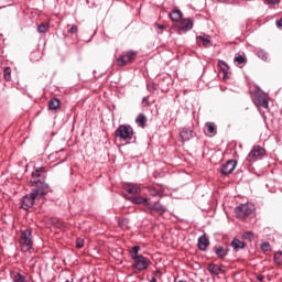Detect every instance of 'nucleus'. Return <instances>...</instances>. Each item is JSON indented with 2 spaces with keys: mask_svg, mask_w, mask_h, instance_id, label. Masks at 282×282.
<instances>
[{
  "mask_svg": "<svg viewBox=\"0 0 282 282\" xmlns=\"http://www.w3.org/2000/svg\"><path fill=\"white\" fill-rule=\"evenodd\" d=\"M46 193L47 191H45L44 185L33 188L30 194L23 196L21 200V208H23V210H30V208L34 206V202H36V199H41V197H45Z\"/></svg>",
  "mask_w": 282,
  "mask_h": 282,
  "instance_id": "1",
  "label": "nucleus"
},
{
  "mask_svg": "<svg viewBox=\"0 0 282 282\" xmlns=\"http://www.w3.org/2000/svg\"><path fill=\"white\" fill-rule=\"evenodd\" d=\"M139 252H140V246H134L130 250V256L133 261L132 263L133 270H138L139 272H142L149 269V265H151V260H149L147 257L142 254H138Z\"/></svg>",
  "mask_w": 282,
  "mask_h": 282,
  "instance_id": "2",
  "label": "nucleus"
},
{
  "mask_svg": "<svg viewBox=\"0 0 282 282\" xmlns=\"http://www.w3.org/2000/svg\"><path fill=\"white\" fill-rule=\"evenodd\" d=\"M34 246V240L32 239V230L25 229L21 231L20 236V247L22 252H30Z\"/></svg>",
  "mask_w": 282,
  "mask_h": 282,
  "instance_id": "3",
  "label": "nucleus"
},
{
  "mask_svg": "<svg viewBox=\"0 0 282 282\" xmlns=\"http://www.w3.org/2000/svg\"><path fill=\"white\" fill-rule=\"evenodd\" d=\"M115 137L120 138L121 140H123V142H126V140H132L133 139V128L129 124H121L115 131Z\"/></svg>",
  "mask_w": 282,
  "mask_h": 282,
  "instance_id": "4",
  "label": "nucleus"
},
{
  "mask_svg": "<svg viewBox=\"0 0 282 282\" xmlns=\"http://www.w3.org/2000/svg\"><path fill=\"white\" fill-rule=\"evenodd\" d=\"M252 101L256 107H262L263 109H268L269 107V97L261 89L253 93Z\"/></svg>",
  "mask_w": 282,
  "mask_h": 282,
  "instance_id": "5",
  "label": "nucleus"
},
{
  "mask_svg": "<svg viewBox=\"0 0 282 282\" xmlns=\"http://www.w3.org/2000/svg\"><path fill=\"white\" fill-rule=\"evenodd\" d=\"M31 186H44V191H47L50 186L45 184V174L43 173V169L35 170L32 173V178L30 181Z\"/></svg>",
  "mask_w": 282,
  "mask_h": 282,
  "instance_id": "6",
  "label": "nucleus"
},
{
  "mask_svg": "<svg viewBox=\"0 0 282 282\" xmlns=\"http://www.w3.org/2000/svg\"><path fill=\"white\" fill-rule=\"evenodd\" d=\"M235 213L239 219H246V217H250L254 213V205L250 203L241 204L236 207Z\"/></svg>",
  "mask_w": 282,
  "mask_h": 282,
  "instance_id": "7",
  "label": "nucleus"
},
{
  "mask_svg": "<svg viewBox=\"0 0 282 282\" xmlns=\"http://www.w3.org/2000/svg\"><path fill=\"white\" fill-rule=\"evenodd\" d=\"M135 56H138L137 52L127 51L116 59V63L118 67H124V65H129V63H133V61H135Z\"/></svg>",
  "mask_w": 282,
  "mask_h": 282,
  "instance_id": "8",
  "label": "nucleus"
},
{
  "mask_svg": "<svg viewBox=\"0 0 282 282\" xmlns=\"http://www.w3.org/2000/svg\"><path fill=\"white\" fill-rule=\"evenodd\" d=\"M261 158H265V150L261 145H254L248 154L247 160L249 162H257V160H261Z\"/></svg>",
  "mask_w": 282,
  "mask_h": 282,
  "instance_id": "9",
  "label": "nucleus"
},
{
  "mask_svg": "<svg viewBox=\"0 0 282 282\" xmlns=\"http://www.w3.org/2000/svg\"><path fill=\"white\" fill-rule=\"evenodd\" d=\"M148 210H153L154 213H158V215H164L166 213V206L162 205L160 200L155 202L154 204L147 203Z\"/></svg>",
  "mask_w": 282,
  "mask_h": 282,
  "instance_id": "10",
  "label": "nucleus"
},
{
  "mask_svg": "<svg viewBox=\"0 0 282 282\" xmlns=\"http://www.w3.org/2000/svg\"><path fill=\"white\" fill-rule=\"evenodd\" d=\"M123 191H126V193H129V195H140V193H142V188L135 183L123 184Z\"/></svg>",
  "mask_w": 282,
  "mask_h": 282,
  "instance_id": "11",
  "label": "nucleus"
},
{
  "mask_svg": "<svg viewBox=\"0 0 282 282\" xmlns=\"http://www.w3.org/2000/svg\"><path fill=\"white\" fill-rule=\"evenodd\" d=\"M235 169H237V161L235 160H229L226 162V164H224L220 169V173L223 175H230V173H232V171H235Z\"/></svg>",
  "mask_w": 282,
  "mask_h": 282,
  "instance_id": "12",
  "label": "nucleus"
},
{
  "mask_svg": "<svg viewBox=\"0 0 282 282\" xmlns=\"http://www.w3.org/2000/svg\"><path fill=\"white\" fill-rule=\"evenodd\" d=\"M193 28V20L191 18L182 19L178 23L180 32H188Z\"/></svg>",
  "mask_w": 282,
  "mask_h": 282,
  "instance_id": "13",
  "label": "nucleus"
},
{
  "mask_svg": "<svg viewBox=\"0 0 282 282\" xmlns=\"http://www.w3.org/2000/svg\"><path fill=\"white\" fill-rule=\"evenodd\" d=\"M197 246H198V250H203V251L206 250L208 246H210V241L208 240L206 235H203L198 238Z\"/></svg>",
  "mask_w": 282,
  "mask_h": 282,
  "instance_id": "14",
  "label": "nucleus"
},
{
  "mask_svg": "<svg viewBox=\"0 0 282 282\" xmlns=\"http://www.w3.org/2000/svg\"><path fill=\"white\" fill-rule=\"evenodd\" d=\"M183 141H188L193 139V130L191 128H183L180 132Z\"/></svg>",
  "mask_w": 282,
  "mask_h": 282,
  "instance_id": "15",
  "label": "nucleus"
},
{
  "mask_svg": "<svg viewBox=\"0 0 282 282\" xmlns=\"http://www.w3.org/2000/svg\"><path fill=\"white\" fill-rule=\"evenodd\" d=\"M215 254H217L218 259H224L228 257V249L224 248L223 246L215 247Z\"/></svg>",
  "mask_w": 282,
  "mask_h": 282,
  "instance_id": "16",
  "label": "nucleus"
},
{
  "mask_svg": "<svg viewBox=\"0 0 282 282\" xmlns=\"http://www.w3.org/2000/svg\"><path fill=\"white\" fill-rule=\"evenodd\" d=\"M231 248H234V250H243V248H246V243L237 238H235L231 242H230Z\"/></svg>",
  "mask_w": 282,
  "mask_h": 282,
  "instance_id": "17",
  "label": "nucleus"
},
{
  "mask_svg": "<svg viewBox=\"0 0 282 282\" xmlns=\"http://www.w3.org/2000/svg\"><path fill=\"white\" fill-rule=\"evenodd\" d=\"M208 272H210L212 274H214L215 276L221 274L223 270L220 269V267L218 264L215 263H210L207 267Z\"/></svg>",
  "mask_w": 282,
  "mask_h": 282,
  "instance_id": "18",
  "label": "nucleus"
},
{
  "mask_svg": "<svg viewBox=\"0 0 282 282\" xmlns=\"http://www.w3.org/2000/svg\"><path fill=\"white\" fill-rule=\"evenodd\" d=\"M58 107H61V100L58 98H53L48 101V109L51 111H56Z\"/></svg>",
  "mask_w": 282,
  "mask_h": 282,
  "instance_id": "19",
  "label": "nucleus"
},
{
  "mask_svg": "<svg viewBox=\"0 0 282 282\" xmlns=\"http://www.w3.org/2000/svg\"><path fill=\"white\" fill-rule=\"evenodd\" d=\"M171 21L177 22L182 21V11L180 10H174L169 14Z\"/></svg>",
  "mask_w": 282,
  "mask_h": 282,
  "instance_id": "20",
  "label": "nucleus"
},
{
  "mask_svg": "<svg viewBox=\"0 0 282 282\" xmlns=\"http://www.w3.org/2000/svg\"><path fill=\"white\" fill-rule=\"evenodd\" d=\"M135 122L141 127V129H144V127H147V116H144V113H140L137 117Z\"/></svg>",
  "mask_w": 282,
  "mask_h": 282,
  "instance_id": "21",
  "label": "nucleus"
},
{
  "mask_svg": "<svg viewBox=\"0 0 282 282\" xmlns=\"http://www.w3.org/2000/svg\"><path fill=\"white\" fill-rule=\"evenodd\" d=\"M207 132L209 135H216L217 134V126L214 122H207Z\"/></svg>",
  "mask_w": 282,
  "mask_h": 282,
  "instance_id": "22",
  "label": "nucleus"
},
{
  "mask_svg": "<svg viewBox=\"0 0 282 282\" xmlns=\"http://www.w3.org/2000/svg\"><path fill=\"white\" fill-rule=\"evenodd\" d=\"M258 58H261V61L268 62V52H265L263 48H260L257 51Z\"/></svg>",
  "mask_w": 282,
  "mask_h": 282,
  "instance_id": "23",
  "label": "nucleus"
},
{
  "mask_svg": "<svg viewBox=\"0 0 282 282\" xmlns=\"http://www.w3.org/2000/svg\"><path fill=\"white\" fill-rule=\"evenodd\" d=\"M218 66L220 67V72H223V74L225 76H227L228 75V69H229L228 64H226V62H224V61H219Z\"/></svg>",
  "mask_w": 282,
  "mask_h": 282,
  "instance_id": "24",
  "label": "nucleus"
},
{
  "mask_svg": "<svg viewBox=\"0 0 282 282\" xmlns=\"http://www.w3.org/2000/svg\"><path fill=\"white\" fill-rule=\"evenodd\" d=\"M50 30V25L46 23H42L37 26V32L40 34H45V32H47Z\"/></svg>",
  "mask_w": 282,
  "mask_h": 282,
  "instance_id": "25",
  "label": "nucleus"
},
{
  "mask_svg": "<svg viewBox=\"0 0 282 282\" xmlns=\"http://www.w3.org/2000/svg\"><path fill=\"white\" fill-rule=\"evenodd\" d=\"M13 282H28V279L21 273H15L13 275Z\"/></svg>",
  "mask_w": 282,
  "mask_h": 282,
  "instance_id": "26",
  "label": "nucleus"
},
{
  "mask_svg": "<svg viewBox=\"0 0 282 282\" xmlns=\"http://www.w3.org/2000/svg\"><path fill=\"white\" fill-rule=\"evenodd\" d=\"M132 202H133V204H145V206H147V204L150 203L148 198H144L142 196L133 198Z\"/></svg>",
  "mask_w": 282,
  "mask_h": 282,
  "instance_id": "27",
  "label": "nucleus"
},
{
  "mask_svg": "<svg viewBox=\"0 0 282 282\" xmlns=\"http://www.w3.org/2000/svg\"><path fill=\"white\" fill-rule=\"evenodd\" d=\"M235 63H238V65H243V63H248V59L243 55H238L234 58Z\"/></svg>",
  "mask_w": 282,
  "mask_h": 282,
  "instance_id": "28",
  "label": "nucleus"
},
{
  "mask_svg": "<svg viewBox=\"0 0 282 282\" xmlns=\"http://www.w3.org/2000/svg\"><path fill=\"white\" fill-rule=\"evenodd\" d=\"M274 263L282 265V251H278L274 254Z\"/></svg>",
  "mask_w": 282,
  "mask_h": 282,
  "instance_id": "29",
  "label": "nucleus"
},
{
  "mask_svg": "<svg viewBox=\"0 0 282 282\" xmlns=\"http://www.w3.org/2000/svg\"><path fill=\"white\" fill-rule=\"evenodd\" d=\"M3 74L6 80H10L12 78V69L10 67L4 68Z\"/></svg>",
  "mask_w": 282,
  "mask_h": 282,
  "instance_id": "30",
  "label": "nucleus"
},
{
  "mask_svg": "<svg viewBox=\"0 0 282 282\" xmlns=\"http://www.w3.org/2000/svg\"><path fill=\"white\" fill-rule=\"evenodd\" d=\"M55 155H59L61 162H65V160H67V154L65 153L64 149H62L58 152H56Z\"/></svg>",
  "mask_w": 282,
  "mask_h": 282,
  "instance_id": "31",
  "label": "nucleus"
},
{
  "mask_svg": "<svg viewBox=\"0 0 282 282\" xmlns=\"http://www.w3.org/2000/svg\"><path fill=\"white\" fill-rule=\"evenodd\" d=\"M149 193L152 197H158L161 196L162 193L158 189H155V187H149Z\"/></svg>",
  "mask_w": 282,
  "mask_h": 282,
  "instance_id": "32",
  "label": "nucleus"
},
{
  "mask_svg": "<svg viewBox=\"0 0 282 282\" xmlns=\"http://www.w3.org/2000/svg\"><path fill=\"white\" fill-rule=\"evenodd\" d=\"M198 40H199V41H203V45H204L205 47H208V46L210 45V37H209V36H207V37L198 36Z\"/></svg>",
  "mask_w": 282,
  "mask_h": 282,
  "instance_id": "33",
  "label": "nucleus"
},
{
  "mask_svg": "<svg viewBox=\"0 0 282 282\" xmlns=\"http://www.w3.org/2000/svg\"><path fill=\"white\" fill-rule=\"evenodd\" d=\"M85 247V240L83 238L76 239V248L80 249Z\"/></svg>",
  "mask_w": 282,
  "mask_h": 282,
  "instance_id": "34",
  "label": "nucleus"
},
{
  "mask_svg": "<svg viewBox=\"0 0 282 282\" xmlns=\"http://www.w3.org/2000/svg\"><path fill=\"white\" fill-rule=\"evenodd\" d=\"M68 34H78V25L73 24L68 30Z\"/></svg>",
  "mask_w": 282,
  "mask_h": 282,
  "instance_id": "35",
  "label": "nucleus"
},
{
  "mask_svg": "<svg viewBox=\"0 0 282 282\" xmlns=\"http://www.w3.org/2000/svg\"><path fill=\"white\" fill-rule=\"evenodd\" d=\"M243 238L248 239L249 241H252V239H254V235L251 231H246L243 234Z\"/></svg>",
  "mask_w": 282,
  "mask_h": 282,
  "instance_id": "36",
  "label": "nucleus"
},
{
  "mask_svg": "<svg viewBox=\"0 0 282 282\" xmlns=\"http://www.w3.org/2000/svg\"><path fill=\"white\" fill-rule=\"evenodd\" d=\"M268 6H276L281 3V0H263Z\"/></svg>",
  "mask_w": 282,
  "mask_h": 282,
  "instance_id": "37",
  "label": "nucleus"
},
{
  "mask_svg": "<svg viewBox=\"0 0 282 282\" xmlns=\"http://www.w3.org/2000/svg\"><path fill=\"white\" fill-rule=\"evenodd\" d=\"M260 248H261V250H263L264 252H268V251L270 250V243H268V242H262V243L260 245Z\"/></svg>",
  "mask_w": 282,
  "mask_h": 282,
  "instance_id": "38",
  "label": "nucleus"
},
{
  "mask_svg": "<svg viewBox=\"0 0 282 282\" xmlns=\"http://www.w3.org/2000/svg\"><path fill=\"white\" fill-rule=\"evenodd\" d=\"M275 25H276V28H278L279 30H282V17H281L280 20H276V21H275Z\"/></svg>",
  "mask_w": 282,
  "mask_h": 282,
  "instance_id": "39",
  "label": "nucleus"
},
{
  "mask_svg": "<svg viewBox=\"0 0 282 282\" xmlns=\"http://www.w3.org/2000/svg\"><path fill=\"white\" fill-rule=\"evenodd\" d=\"M124 224H127V219H120L118 221V225L120 226V228H122L124 226Z\"/></svg>",
  "mask_w": 282,
  "mask_h": 282,
  "instance_id": "40",
  "label": "nucleus"
},
{
  "mask_svg": "<svg viewBox=\"0 0 282 282\" xmlns=\"http://www.w3.org/2000/svg\"><path fill=\"white\" fill-rule=\"evenodd\" d=\"M158 30H164V24H156Z\"/></svg>",
  "mask_w": 282,
  "mask_h": 282,
  "instance_id": "41",
  "label": "nucleus"
},
{
  "mask_svg": "<svg viewBox=\"0 0 282 282\" xmlns=\"http://www.w3.org/2000/svg\"><path fill=\"white\" fill-rule=\"evenodd\" d=\"M264 276L263 275H257V280L260 282H263Z\"/></svg>",
  "mask_w": 282,
  "mask_h": 282,
  "instance_id": "42",
  "label": "nucleus"
},
{
  "mask_svg": "<svg viewBox=\"0 0 282 282\" xmlns=\"http://www.w3.org/2000/svg\"><path fill=\"white\" fill-rule=\"evenodd\" d=\"M142 102H149V97H143Z\"/></svg>",
  "mask_w": 282,
  "mask_h": 282,
  "instance_id": "43",
  "label": "nucleus"
},
{
  "mask_svg": "<svg viewBox=\"0 0 282 282\" xmlns=\"http://www.w3.org/2000/svg\"><path fill=\"white\" fill-rule=\"evenodd\" d=\"M150 282H158V279H155V276H152Z\"/></svg>",
  "mask_w": 282,
  "mask_h": 282,
  "instance_id": "44",
  "label": "nucleus"
},
{
  "mask_svg": "<svg viewBox=\"0 0 282 282\" xmlns=\"http://www.w3.org/2000/svg\"><path fill=\"white\" fill-rule=\"evenodd\" d=\"M148 89H152V87H151V86H148Z\"/></svg>",
  "mask_w": 282,
  "mask_h": 282,
  "instance_id": "45",
  "label": "nucleus"
}]
</instances>
